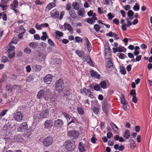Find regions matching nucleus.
Here are the masks:
<instances>
[{"mask_svg": "<svg viewBox=\"0 0 152 152\" xmlns=\"http://www.w3.org/2000/svg\"><path fill=\"white\" fill-rule=\"evenodd\" d=\"M94 90L97 91H102L101 89L100 86L98 84H96L94 86Z\"/></svg>", "mask_w": 152, "mask_h": 152, "instance_id": "obj_33", "label": "nucleus"}, {"mask_svg": "<svg viewBox=\"0 0 152 152\" xmlns=\"http://www.w3.org/2000/svg\"><path fill=\"white\" fill-rule=\"evenodd\" d=\"M50 15L53 18H58L59 15V12L58 11H56L54 13L51 12Z\"/></svg>", "mask_w": 152, "mask_h": 152, "instance_id": "obj_30", "label": "nucleus"}, {"mask_svg": "<svg viewBox=\"0 0 152 152\" xmlns=\"http://www.w3.org/2000/svg\"><path fill=\"white\" fill-rule=\"evenodd\" d=\"M8 111L7 109L3 110L0 113V120L1 118L2 117L4 116Z\"/></svg>", "mask_w": 152, "mask_h": 152, "instance_id": "obj_34", "label": "nucleus"}, {"mask_svg": "<svg viewBox=\"0 0 152 152\" xmlns=\"http://www.w3.org/2000/svg\"><path fill=\"white\" fill-rule=\"evenodd\" d=\"M118 51L120 52H125L126 51V49L123 47H119L117 48Z\"/></svg>", "mask_w": 152, "mask_h": 152, "instance_id": "obj_36", "label": "nucleus"}, {"mask_svg": "<svg viewBox=\"0 0 152 152\" xmlns=\"http://www.w3.org/2000/svg\"><path fill=\"white\" fill-rule=\"evenodd\" d=\"M110 1L109 0H103V3L104 5H109Z\"/></svg>", "mask_w": 152, "mask_h": 152, "instance_id": "obj_61", "label": "nucleus"}, {"mask_svg": "<svg viewBox=\"0 0 152 152\" xmlns=\"http://www.w3.org/2000/svg\"><path fill=\"white\" fill-rule=\"evenodd\" d=\"M64 85L63 81L62 79H60L56 82V89L58 92L60 93L63 90Z\"/></svg>", "mask_w": 152, "mask_h": 152, "instance_id": "obj_4", "label": "nucleus"}, {"mask_svg": "<svg viewBox=\"0 0 152 152\" xmlns=\"http://www.w3.org/2000/svg\"><path fill=\"white\" fill-rule=\"evenodd\" d=\"M76 121V119L75 118H73V117L72 118L71 121L68 123V126L69 124L72 123H75Z\"/></svg>", "mask_w": 152, "mask_h": 152, "instance_id": "obj_60", "label": "nucleus"}, {"mask_svg": "<svg viewBox=\"0 0 152 152\" xmlns=\"http://www.w3.org/2000/svg\"><path fill=\"white\" fill-rule=\"evenodd\" d=\"M75 53L80 57L83 58L84 55L85 53L82 50H76Z\"/></svg>", "mask_w": 152, "mask_h": 152, "instance_id": "obj_22", "label": "nucleus"}, {"mask_svg": "<svg viewBox=\"0 0 152 152\" xmlns=\"http://www.w3.org/2000/svg\"><path fill=\"white\" fill-rule=\"evenodd\" d=\"M133 14V12L131 10H130L127 12V16L129 17L132 16Z\"/></svg>", "mask_w": 152, "mask_h": 152, "instance_id": "obj_58", "label": "nucleus"}, {"mask_svg": "<svg viewBox=\"0 0 152 152\" xmlns=\"http://www.w3.org/2000/svg\"><path fill=\"white\" fill-rule=\"evenodd\" d=\"M86 21L88 23L91 24H93V22H94L95 21L93 20L92 18H88L86 19Z\"/></svg>", "mask_w": 152, "mask_h": 152, "instance_id": "obj_46", "label": "nucleus"}, {"mask_svg": "<svg viewBox=\"0 0 152 152\" xmlns=\"http://www.w3.org/2000/svg\"><path fill=\"white\" fill-rule=\"evenodd\" d=\"M53 121L52 120L46 121L44 123L45 128L48 129L50 128L53 126Z\"/></svg>", "mask_w": 152, "mask_h": 152, "instance_id": "obj_15", "label": "nucleus"}, {"mask_svg": "<svg viewBox=\"0 0 152 152\" xmlns=\"http://www.w3.org/2000/svg\"><path fill=\"white\" fill-rule=\"evenodd\" d=\"M10 6L11 9L14 10L15 13H18L19 12V10L17 9L18 6V1L17 0H14L13 2L11 4Z\"/></svg>", "mask_w": 152, "mask_h": 152, "instance_id": "obj_9", "label": "nucleus"}, {"mask_svg": "<svg viewBox=\"0 0 152 152\" xmlns=\"http://www.w3.org/2000/svg\"><path fill=\"white\" fill-rule=\"evenodd\" d=\"M86 61L91 66H93V62L90 58L88 59L87 60H86Z\"/></svg>", "mask_w": 152, "mask_h": 152, "instance_id": "obj_55", "label": "nucleus"}, {"mask_svg": "<svg viewBox=\"0 0 152 152\" xmlns=\"http://www.w3.org/2000/svg\"><path fill=\"white\" fill-rule=\"evenodd\" d=\"M64 26L65 28L67 29L68 31L71 32L73 31V28L69 24L65 23L64 24Z\"/></svg>", "mask_w": 152, "mask_h": 152, "instance_id": "obj_19", "label": "nucleus"}, {"mask_svg": "<svg viewBox=\"0 0 152 152\" xmlns=\"http://www.w3.org/2000/svg\"><path fill=\"white\" fill-rule=\"evenodd\" d=\"M68 135L73 139H76L79 136V133L77 131L73 130L68 132Z\"/></svg>", "mask_w": 152, "mask_h": 152, "instance_id": "obj_7", "label": "nucleus"}, {"mask_svg": "<svg viewBox=\"0 0 152 152\" xmlns=\"http://www.w3.org/2000/svg\"><path fill=\"white\" fill-rule=\"evenodd\" d=\"M48 42L49 45L52 47H54L55 46L54 43L50 39H48Z\"/></svg>", "mask_w": 152, "mask_h": 152, "instance_id": "obj_50", "label": "nucleus"}, {"mask_svg": "<svg viewBox=\"0 0 152 152\" xmlns=\"http://www.w3.org/2000/svg\"><path fill=\"white\" fill-rule=\"evenodd\" d=\"M8 61V58L7 57L5 56H3L1 59V62L5 63Z\"/></svg>", "mask_w": 152, "mask_h": 152, "instance_id": "obj_42", "label": "nucleus"}, {"mask_svg": "<svg viewBox=\"0 0 152 152\" xmlns=\"http://www.w3.org/2000/svg\"><path fill=\"white\" fill-rule=\"evenodd\" d=\"M29 46L33 48H36L37 46V44L35 42H32L30 43Z\"/></svg>", "mask_w": 152, "mask_h": 152, "instance_id": "obj_44", "label": "nucleus"}, {"mask_svg": "<svg viewBox=\"0 0 152 152\" xmlns=\"http://www.w3.org/2000/svg\"><path fill=\"white\" fill-rule=\"evenodd\" d=\"M137 56L136 57V58L135 59V60L136 61H140L141 59V58H142V56L141 55H138V56Z\"/></svg>", "mask_w": 152, "mask_h": 152, "instance_id": "obj_63", "label": "nucleus"}, {"mask_svg": "<svg viewBox=\"0 0 152 152\" xmlns=\"http://www.w3.org/2000/svg\"><path fill=\"white\" fill-rule=\"evenodd\" d=\"M53 142V139L52 137L48 136L45 138L43 141V145L46 147L49 146L51 145Z\"/></svg>", "mask_w": 152, "mask_h": 152, "instance_id": "obj_5", "label": "nucleus"}, {"mask_svg": "<svg viewBox=\"0 0 152 152\" xmlns=\"http://www.w3.org/2000/svg\"><path fill=\"white\" fill-rule=\"evenodd\" d=\"M77 110L79 113L81 115H83L84 114L83 109L81 107H77Z\"/></svg>", "mask_w": 152, "mask_h": 152, "instance_id": "obj_48", "label": "nucleus"}, {"mask_svg": "<svg viewBox=\"0 0 152 152\" xmlns=\"http://www.w3.org/2000/svg\"><path fill=\"white\" fill-rule=\"evenodd\" d=\"M81 94L84 93L86 95H87L88 93H92L90 90L85 88H83V89L80 90Z\"/></svg>", "mask_w": 152, "mask_h": 152, "instance_id": "obj_23", "label": "nucleus"}, {"mask_svg": "<svg viewBox=\"0 0 152 152\" xmlns=\"http://www.w3.org/2000/svg\"><path fill=\"white\" fill-rule=\"evenodd\" d=\"M6 90L10 92H11L12 91V86L10 84H8L6 85Z\"/></svg>", "mask_w": 152, "mask_h": 152, "instance_id": "obj_31", "label": "nucleus"}, {"mask_svg": "<svg viewBox=\"0 0 152 152\" xmlns=\"http://www.w3.org/2000/svg\"><path fill=\"white\" fill-rule=\"evenodd\" d=\"M41 66L40 65L35 64L33 65L32 68L35 71L38 72L41 70Z\"/></svg>", "mask_w": 152, "mask_h": 152, "instance_id": "obj_24", "label": "nucleus"}, {"mask_svg": "<svg viewBox=\"0 0 152 152\" xmlns=\"http://www.w3.org/2000/svg\"><path fill=\"white\" fill-rule=\"evenodd\" d=\"M55 6V3L54 2L49 3L47 6L46 9L48 11Z\"/></svg>", "mask_w": 152, "mask_h": 152, "instance_id": "obj_27", "label": "nucleus"}, {"mask_svg": "<svg viewBox=\"0 0 152 152\" xmlns=\"http://www.w3.org/2000/svg\"><path fill=\"white\" fill-rule=\"evenodd\" d=\"M120 70L121 73L122 74L124 75L126 73V71L125 70V67L123 66H120Z\"/></svg>", "mask_w": 152, "mask_h": 152, "instance_id": "obj_35", "label": "nucleus"}, {"mask_svg": "<svg viewBox=\"0 0 152 152\" xmlns=\"http://www.w3.org/2000/svg\"><path fill=\"white\" fill-rule=\"evenodd\" d=\"M8 54V56L10 58H12L15 56V53L14 52H12L11 53H10Z\"/></svg>", "mask_w": 152, "mask_h": 152, "instance_id": "obj_52", "label": "nucleus"}, {"mask_svg": "<svg viewBox=\"0 0 152 152\" xmlns=\"http://www.w3.org/2000/svg\"><path fill=\"white\" fill-rule=\"evenodd\" d=\"M35 27L36 29L38 30H41L42 29V26L41 24L39 25L38 23H37L35 26Z\"/></svg>", "mask_w": 152, "mask_h": 152, "instance_id": "obj_56", "label": "nucleus"}, {"mask_svg": "<svg viewBox=\"0 0 152 152\" xmlns=\"http://www.w3.org/2000/svg\"><path fill=\"white\" fill-rule=\"evenodd\" d=\"M72 6L75 10H78L80 8L79 4L77 2H73Z\"/></svg>", "mask_w": 152, "mask_h": 152, "instance_id": "obj_26", "label": "nucleus"}, {"mask_svg": "<svg viewBox=\"0 0 152 152\" xmlns=\"http://www.w3.org/2000/svg\"><path fill=\"white\" fill-rule=\"evenodd\" d=\"M28 129V125L26 122H24L20 124L17 129L18 132H24Z\"/></svg>", "mask_w": 152, "mask_h": 152, "instance_id": "obj_8", "label": "nucleus"}, {"mask_svg": "<svg viewBox=\"0 0 152 152\" xmlns=\"http://www.w3.org/2000/svg\"><path fill=\"white\" fill-rule=\"evenodd\" d=\"M100 85L102 88L103 89H106L107 88V84L104 81H102Z\"/></svg>", "mask_w": 152, "mask_h": 152, "instance_id": "obj_32", "label": "nucleus"}, {"mask_svg": "<svg viewBox=\"0 0 152 152\" xmlns=\"http://www.w3.org/2000/svg\"><path fill=\"white\" fill-rule=\"evenodd\" d=\"M63 146L68 151H72L75 150L76 145L74 141L72 140H68L65 142Z\"/></svg>", "mask_w": 152, "mask_h": 152, "instance_id": "obj_2", "label": "nucleus"}, {"mask_svg": "<svg viewBox=\"0 0 152 152\" xmlns=\"http://www.w3.org/2000/svg\"><path fill=\"white\" fill-rule=\"evenodd\" d=\"M56 36L57 37H61L63 35V33L61 31H57L56 32Z\"/></svg>", "mask_w": 152, "mask_h": 152, "instance_id": "obj_41", "label": "nucleus"}, {"mask_svg": "<svg viewBox=\"0 0 152 152\" xmlns=\"http://www.w3.org/2000/svg\"><path fill=\"white\" fill-rule=\"evenodd\" d=\"M118 56L119 58L121 59H124L126 57V56L124 53H119L118 55Z\"/></svg>", "mask_w": 152, "mask_h": 152, "instance_id": "obj_47", "label": "nucleus"}, {"mask_svg": "<svg viewBox=\"0 0 152 152\" xmlns=\"http://www.w3.org/2000/svg\"><path fill=\"white\" fill-rule=\"evenodd\" d=\"M69 15L72 18L75 19L77 18V14L73 10L71 9L69 10Z\"/></svg>", "mask_w": 152, "mask_h": 152, "instance_id": "obj_18", "label": "nucleus"}, {"mask_svg": "<svg viewBox=\"0 0 152 152\" xmlns=\"http://www.w3.org/2000/svg\"><path fill=\"white\" fill-rule=\"evenodd\" d=\"M1 16H2L3 20L4 21H6L7 20V15L4 12H1Z\"/></svg>", "mask_w": 152, "mask_h": 152, "instance_id": "obj_49", "label": "nucleus"}, {"mask_svg": "<svg viewBox=\"0 0 152 152\" xmlns=\"http://www.w3.org/2000/svg\"><path fill=\"white\" fill-rule=\"evenodd\" d=\"M51 95L50 90L48 88H45L38 92L37 97L38 99H42L43 98L45 100H48Z\"/></svg>", "mask_w": 152, "mask_h": 152, "instance_id": "obj_1", "label": "nucleus"}, {"mask_svg": "<svg viewBox=\"0 0 152 152\" xmlns=\"http://www.w3.org/2000/svg\"><path fill=\"white\" fill-rule=\"evenodd\" d=\"M35 3L37 5H41L43 3V2L41 1L40 0H35Z\"/></svg>", "mask_w": 152, "mask_h": 152, "instance_id": "obj_57", "label": "nucleus"}, {"mask_svg": "<svg viewBox=\"0 0 152 152\" xmlns=\"http://www.w3.org/2000/svg\"><path fill=\"white\" fill-rule=\"evenodd\" d=\"M113 22L116 25H118L119 22V21L117 18H115L113 19Z\"/></svg>", "mask_w": 152, "mask_h": 152, "instance_id": "obj_62", "label": "nucleus"}, {"mask_svg": "<svg viewBox=\"0 0 152 152\" xmlns=\"http://www.w3.org/2000/svg\"><path fill=\"white\" fill-rule=\"evenodd\" d=\"M85 39L88 50L89 52H90L92 48L91 44L87 38H85Z\"/></svg>", "mask_w": 152, "mask_h": 152, "instance_id": "obj_20", "label": "nucleus"}, {"mask_svg": "<svg viewBox=\"0 0 152 152\" xmlns=\"http://www.w3.org/2000/svg\"><path fill=\"white\" fill-rule=\"evenodd\" d=\"M63 115L64 117L67 119V121H70L71 119L72 118L71 116L67 114L64 113H63Z\"/></svg>", "mask_w": 152, "mask_h": 152, "instance_id": "obj_40", "label": "nucleus"}, {"mask_svg": "<svg viewBox=\"0 0 152 152\" xmlns=\"http://www.w3.org/2000/svg\"><path fill=\"white\" fill-rule=\"evenodd\" d=\"M53 78V77L52 75L48 74L44 77V81L46 84H50L52 82Z\"/></svg>", "mask_w": 152, "mask_h": 152, "instance_id": "obj_11", "label": "nucleus"}, {"mask_svg": "<svg viewBox=\"0 0 152 152\" xmlns=\"http://www.w3.org/2000/svg\"><path fill=\"white\" fill-rule=\"evenodd\" d=\"M21 137L20 135H18L16 136H15L14 138V140L15 141L17 142H18L19 141L20 138Z\"/></svg>", "mask_w": 152, "mask_h": 152, "instance_id": "obj_54", "label": "nucleus"}, {"mask_svg": "<svg viewBox=\"0 0 152 152\" xmlns=\"http://www.w3.org/2000/svg\"><path fill=\"white\" fill-rule=\"evenodd\" d=\"M75 39L76 41L78 42H82V38L78 37H75Z\"/></svg>", "mask_w": 152, "mask_h": 152, "instance_id": "obj_59", "label": "nucleus"}, {"mask_svg": "<svg viewBox=\"0 0 152 152\" xmlns=\"http://www.w3.org/2000/svg\"><path fill=\"white\" fill-rule=\"evenodd\" d=\"M103 110L104 112L106 113L108 112V110L109 108V105L106 102H104L102 105Z\"/></svg>", "mask_w": 152, "mask_h": 152, "instance_id": "obj_21", "label": "nucleus"}, {"mask_svg": "<svg viewBox=\"0 0 152 152\" xmlns=\"http://www.w3.org/2000/svg\"><path fill=\"white\" fill-rule=\"evenodd\" d=\"M34 39L36 40H39L40 39V36L38 34H34Z\"/></svg>", "mask_w": 152, "mask_h": 152, "instance_id": "obj_64", "label": "nucleus"}, {"mask_svg": "<svg viewBox=\"0 0 152 152\" xmlns=\"http://www.w3.org/2000/svg\"><path fill=\"white\" fill-rule=\"evenodd\" d=\"M133 10L136 11H137L139 10V6L138 4L136 3L134 6L133 8Z\"/></svg>", "mask_w": 152, "mask_h": 152, "instance_id": "obj_45", "label": "nucleus"}, {"mask_svg": "<svg viewBox=\"0 0 152 152\" xmlns=\"http://www.w3.org/2000/svg\"><path fill=\"white\" fill-rule=\"evenodd\" d=\"M7 50V53H9L11 52H13V51L15 50V47L11 45V42H10L9 44L6 47Z\"/></svg>", "mask_w": 152, "mask_h": 152, "instance_id": "obj_13", "label": "nucleus"}, {"mask_svg": "<svg viewBox=\"0 0 152 152\" xmlns=\"http://www.w3.org/2000/svg\"><path fill=\"white\" fill-rule=\"evenodd\" d=\"M92 109L95 114H97L98 113L99 109L97 107L94 106L92 107Z\"/></svg>", "mask_w": 152, "mask_h": 152, "instance_id": "obj_43", "label": "nucleus"}, {"mask_svg": "<svg viewBox=\"0 0 152 152\" xmlns=\"http://www.w3.org/2000/svg\"><path fill=\"white\" fill-rule=\"evenodd\" d=\"M110 125L113 129L114 130L115 132H117L119 130L118 128L113 122H111Z\"/></svg>", "mask_w": 152, "mask_h": 152, "instance_id": "obj_29", "label": "nucleus"}, {"mask_svg": "<svg viewBox=\"0 0 152 152\" xmlns=\"http://www.w3.org/2000/svg\"><path fill=\"white\" fill-rule=\"evenodd\" d=\"M130 136V131L129 130H126L124 135V137L126 139H128Z\"/></svg>", "mask_w": 152, "mask_h": 152, "instance_id": "obj_25", "label": "nucleus"}, {"mask_svg": "<svg viewBox=\"0 0 152 152\" xmlns=\"http://www.w3.org/2000/svg\"><path fill=\"white\" fill-rule=\"evenodd\" d=\"M49 112L48 110L44 109L41 111H38L36 115V117L38 119L47 118L49 116Z\"/></svg>", "mask_w": 152, "mask_h": 152, "instance_id": "obj_3", "label": "nucleus"}, {"mask_svg": "<svg viewBox=\"0 0 152 152\" xmlns=\"http://www.w3.org/2000/svg\"><path fill=\"white\" fill-rule=\"evenodd\" d=\"M107 16L108 17V19L110 20H111L114 17V16L113 15L111 12L108 13Z\"/></svg>", "mask_w": 152, "mask_h": 152, "instance_id": "obj_53", "label": "nucleus"}, {"mask_svg": "<svg viewBox=\"0 0 152 152\" xmlns=\"http://www.w3.org/2000/svg\"><path fill=\"white\" fill-rule=\"evenodd\" d=\"M106 68L107 70L111 71L114 68L113 64L110 59L108 60V63L106 65Z\"/></svg>", "mask_w": 152, "mask_h": 152, "instance_id": "obj_17", "label": "nucleus"}, {"mask_svg": "<svg viewBox=\"0 0 152 152\" xmlns=\"http://www.w3.org/2000/svg\"><path fill=\"white\" fill-rule=\"evenodd\" d=\"M91 76L96 79H99L100 78V75L98 73L93 70H92L90 71Z\"/></svg>", "mask_w": 152, "mask_h": 152, "instance_id": "obj_14", "label": "nucleus"}, {"mask_svg": "<svg viewBox=\"0 0 152 152\" xmlns=\"http://www.w3.org/2000/svg\"><path fill=\"white\" fill-rule=\"evenodd\" d=\"M25 52L27 54H29L31 53V50L28 48H26L24 50Z\"/></svg>", "mask_w": 152, "mask_h": 152, "instance_id": "obj_51", "label": "nucleus"}, {"mask_svg": "<svg viewBox=\"0 0 152 152\" xmlns=\"http://www.w3.org/2000/svg\"><path fill=\"white\" fill-rule=\"evenodd\" d=\"M121 103L124 105H126L127 104V101L125 100V99L123 94H121L120 96Z\"/></svg>", "mask_w": 152, "mask_h": 152, "instance_id": "obj_28", "label": "nucleus"}, {"mask_svg": "<svg viewBox=\"0 0 152 152\" xmlns=\"http://www.w3.org/2000/svg\"><path fill=\"white\" fill-rule=\"evenodd\" d=\"M13 117L14 119L16 121L20 122L21 121L24 117V116L21 112H18L14 114Z\"/></svg>", "mask_w": 152, "mask_h": 152, "instance_id": "obj_6", "label": "nucleus"}, {"mask_svg": "<svg viewBox=\"0 0 152 152\" xmlns=\"http://www.w3.org/2000/svg\"><path fill=\"white\" fill-rule=\"evenodd\" d=\"M132 18H131L130 17H129L127 18L126 20L127 23L126 24V26L128 27H129V26L132 25V23H131V21L132 20Z\"/></svg>", "mask_w": 152, "mask_h": 152, "instance_id": "obj_37", "label": "nucleus"}, {"mask_svg": "<svg viewBox=\"0 0 152 152\" xmlns=\"http://www.w3.org/2000/svg\"><path fill=\"white\" fill-rule=\"evenodd\" d=\"M63 122L62 120L58 119L55 120L54 122V126L57 129H59L62 127L63 125Z\"/></svg>", "mask_w": 152, "mask_h": 152, "instance_id": "obj_10", "label": "nucleus"}, {"mask_svg": "<svg viewBox=\"0 0 152 152\" xmlns=\"http://www.w3.org/2000/svg\"><path fill=\"white\" fill-rule=\"evenodd\" d=\"M39 59L41 61H43L45 59L46 56L45 54L43 53H41L39 55Z\"/></svg>", "mask_w": 152, "mask_h": 152, "instance_id": "obj_39", "label": "nucleus"}, {"mask_svg": "<svg viewBox=\"0 0 152 152\" xmlns=\"http://www.w3.org/2000/svg\"><path fill=\"white\" fill-rule=\"evenodd\" d=\"M77 10V14L78 16L82 17L85 16L86 12L84 8H80Z\"/></svg>", "mask_w": 152, "mask_h": 152, "instance_id": "obj_16", "label": "nucleus"}, {"mask_svg": "<svg viewBox=\"0 0 152 152\" xmlns=\"http://www.w3.org/2000/svg\"><path fill=\"white\" fill-rule=\"evenodd\" d=\"M94 28L97 32H98L99 31L100 26L99 25L96 24L94 25Z\"/></svg>", "mask_w": 152, "mask_h": 152, "instance_id": "obj_38", "label": "nucleus"}, {"mask_svg": "<svg viewBox=\"0 0 152 152\" xmlns=\"http://www.w3.org/2000/svg\"><path fill=\"white\" fill-rule=\"evenodd\" d=\"M87 148V145L83 144V142H79V149L80 152H85Z\"/></svg>", "mask_w": 152, "mask_h": 152, "instance_id": "obj_12", "label": "nucleus"}]
</instances>
